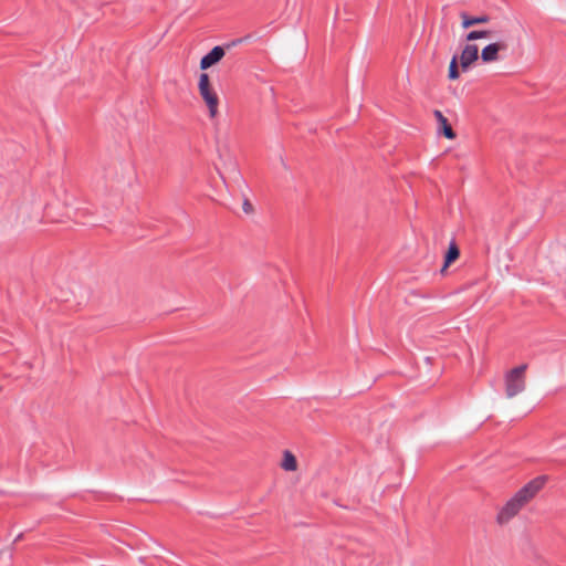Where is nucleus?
<instances>
[{
	"label": "nucleus",
	"mask_w": 566,
	"mask_h": 566,
	"mask_svg": "<svg viewBox=\"0 0 566 566\" xmlns=\"http://www.w3.org/2000/svg\"><path fill=\"white\" fill-rule=\"evenodd\" d=\"M242 208H243V211H244L245 213H250V212L252 211V209H253L252 205L250 203V201H249L248 199H245V200L243 201V206H242Z\"/></svg>",
	"instance_id": "2eb2a0df"
},
{
	"label": "nucleus",
	"mask_w": 566,
	"mask_h": 566,
	"mask_svg": "<svg viewBox=\"0 0 566 566\" xmlns=\"http://www.w3.org/2000/svg\"><path fill=\"white\" fill-rule=\"evenodd\" d=\"M210 86V77L207 73L199 75L198 88Z\"/></svg>",
	"instance_id": "ddd939ff"
},
{
	"label": "nucleus",
	"mask_w": 566,
	"mask_h": 566,
	"mask_svg": "<svg viewBox=\"0 0 566 566\" xmlns=\"http://www.w3.org/2000/svg\"><path fill=\"white\" fill-rule=\"evenodd\" d=\"M335 18L340 19V6H337L335 9Z\"/></svg>",
	"instance_id": "dca6fc26"
},
{
	"label": "nucleus",
	"mask_w": 566,
	"mask_h": 566,
	"mask_svg": "<svg viewBox=\"0 0 566 566\" xmlns=\"http://www.w3.org/2000/svg\"><path fill=\"white\" fill-rule=\"evenodd\" d=\"M281 465L285 471H294L297 467L296 458L286 450Z\"/></svg>",
	"instance_id": "9d476101"
},
{
	"label": "nucleus",
	"mask_w": 566,
	"mask_h": 566,
	"mask_svg": "<svg viewBox=\"0 0 566 566\" xmlns=\"http://www.w3.org/2000/svg\"><path fill=\"white\" fill-rule=\"evenodd\" d=\"M548 475H538L522 486L499 511L496 521L503 525L512 520L521 509L544 488Z\"/></svg>",
	"instance_id": "f257e3e1"
},
{
	"label": "nucleus",
	"mask_w": 566,
	"mask_h": 566,
	"mask_svg": "<svg viewBox=\"0 0 566 566\" xmlns=\"http://www.w3.org/2000/svg\"><path fill=\"white\" fill-rule=\"evenodd\" d=\"M489 34H490V31H486V30H472L469 33H467L465 39L468 41H475L479 39L486 38V36H489Z\"/></svg>",
	"instance_id": "f8f14e48"
},
{
	"label": "nucleus",
	"mask_w": 566,
	"mask_h": 566,
	"mask_svg": "<svg viewBox=\"0 0 566 566\" xmlns=\"http://www.w3.org/2000/svg\"><path fill=\"white\" fill-rule=\"evenodd\" d=\"M433 115L438 123V133L448 139L455 138V133L441 111L434 109Z\"/></svg>",
	"instance_id": "423d86ee"
},
{
	"label": "nucleus",
	"mask_w": 566,
	"mask_h": 566,
	"mask_svg": "<svg viewBox=\"0 0 566 566\" xmlns=\"http://www.w3.org/2000/svg\"><path fill=\"white\" fill-rule=\"evenodd\" d=\"M461 19H462L461 25L463 29H469L470 27L475 25V24L486 23L490 20L489 15H486V14L470 15L465 12L461 13Z\"/></svg>",
	"instance_id": "1a4fd4ad"
},
{
	"label": "nucleus",
	"mask_w": 566,
	"mask_h": 566,
	"mask_svg": "<svg viewBox=\"0 0 566 566\" xmlns=\"http://www.w3.org/2000/svg\"><path fill=\"white\" fill-rule=\"evenodd\" d=\"M527 368L526 364L520 365L511 369L505 375V394L507 398H513L525 389L524 373Z\"/></svg>",
	"instance_id": "f03ea898"
},
{
	"label": "nucleus",
	"mask_w": 566,
	"mask_h": 566,
	"mask_svg": "<svg viewBox=\"0 0 566 566\" xmlns=\"http://www.w3.org/2000/svg\"><path fill=\"white\" fill-rule=\"evenodd\" d=\"M460 77V71L458 65V55H453L448 70V78L451 81L458 80Z\"/></svg>",
	"instance_id": "9b49d317"
},
{
	"label": "nucleus",
	"mask_w": 566,
	"mask_h": 566,
	"mask_svg": "<svg viewBox=\"0 0 566 566\" xmlns=\"http://www.w3.org/2000/svg\"><path fill=\"white\" fill-rule=\"evenodd\" d=\"M224 49L221 45L213 46L207 54L201 57L200 69L205 71L217 64L224 56Z\"/></svg>",
	"instance_id": "20e7f679"
},
{
	"label": "nucleus",
	"mask_w": 566,
	"mask_h": 566,
	"mask_svg": "<svg viewBox=\"0 0 566 566\" xmlns=\"http://www.w3.org/2000/svg\"><path fill=\"white\" fill-rule=\"evenodd\" d=\"M199 93L209 109L210 117H214L218 112L219 99L211 85L199 88Z\"/></svg>",
	"instance_id": "39448f33"
},
{
	"label": "nucleus",
	"mask_w": 566,
	"mask_h": 566,
	"mask_svg": "<svg viewBox=\"0 0 566 566\" xmlns=\"http://www.w3.org/2000/svg\"><path fill=\"white\" fill-rule=\"evenodd\" d=\"M504 48V44L494 42L490 43L482 49L481 52V60L484 63L494 62L499 59V52Z\"/></svg>",
	"instance_id": "0eeeda50"
},
{
	"label": "nucleus",
	"mask_w": 566,
	"mask_h": 566,
	"mask_svg": "<svg viewBox=\"0 0 566 566\" xmlns=\"http://www.w3.org/2000/svg\"><path fill=\"white\" fill-rule=\"evenodd\" d=\"M347 3L348 2H343L344 10H346Z\"/></svg>",
	"instance_id": "f3484780"
},
{
	"label": "nucleus",
	"mask_w": 566,
	"mask_h": 566,
	"mask_svg": "<svg viewBox=\"0 0 566 566\" xmlns=\"http://www.w3.org/2000/svg\"><path fill=\"white\" fill-rule=\"evenodd\" d=\"M460 255V249L454 239H452L449 243L448 250L443 256V265L441 268V273H443Z\"/></svg>",
	"instance_id": "6e6552de"
},
{
	"label": "nucleus",
	"mask_w": 566,
	"mask_h": 566,
	"mask_svg": "<svg viewBox=\"0 0 566 566\" xmlns=\"http://www.w3.org/2000/svg\"><path fill=\"white\" fill-rule=\"evenodd\" d=\"M249 39H251V35H250V34H249V35H247V36H244V38L235 39V40H233L230 44H228V46H235V45H239V44L243 43L244 41H247V40H249Z\"/></svg>",
	"instance_id": "4468645a"
},
{
	"label": "nucleus",
	"mask_w": 566,
	"mask_h": 566,
	"mask_svg": "<svg viewBox=\"0 0 566 566\" xmlns=\"http://www.w3.org/2000/svg\"><path fill=\"white\" fill-rule=\"evenodd\" d=\"M479 59V48L476 44H467L460 56V65L463 72L468 71L471 64Z\"/></svg>",
	"instance_id": "7ed1b4c3"
}]
</instances>
